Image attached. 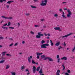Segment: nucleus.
<instances>
[{
    "instance_id": "423d86ee",
    "label": "nucleus",
    "mask_w": 75,
    "mask_h": 75,
    "mask_svg": "<svg viewBox=\"0 0 75 75\" xmlns=\"http://www.w3.org/2000/svg\"><path fill=\"white\" fill-rule=\"evenodd\" d=\"M32 69L33 71V73L34 74L35 73V72L36 71V67H35V66H33Z\"/></svg>"
},
{
    "instance_id": "7c9ffc66",
    "label": "nucleus",
    "mask_w": 75,
    "mask_h": 75,
    "mask_svg": "<svg viewBox=\"0 0 75 75\" xmlns=\"http://www.w3.org/2000/svg\"><path fill=\"white\" fill-rule=\"evenodd\" d=\"M25 15L27 16H28L30 15V13H27L25 14Z\"/></svg>"
},
{
    "instance_id": "f704fd0d",
    "label": "nucleus",
    "mask_w": 75,
    "mask_h": 75,
    "mask_svg": "<svg viewBox=\"0 0 75 75\" xmlns=\"http://www.w3.org/2000/svg\"><path fill=\"white\" fill-rule=\"evenodd\" d=\"M4 39V37L1 36L0 37V40H3Z\"/></svg>"
},
{
    "instance_id": "cd10ccee",
    "label": "nucleus",
    "mask_w": 75,
    "mask_h": 75,
    "mask_svg": "<svg viewBox=\"0 0 75 75\" xmlns=\"http://www.w3.org/2000/svg\"><path fill=\"white\" fill-rule=\"evenodd\" d=\"M58 16V15L57 14V13H55L54 15V16L55 17L57 18V17Z\"/></svg>"
},
{
    "instance_id": "5701e85b",
    "label": "nucleus",
    "mask_w": 75,
    "mask_h": 75,
    "mask_svg": "<svg viewBox=\"0 0 75 75\" xmlns=\"http://www.w3.org/2000/svg\"><path fill=\"white\" fill-rule=\"evenodd\" d=\"M62 67H63V68L62 69L63 71H64L65 69V66H64V64H62Z\"/></svg>"
},
{
    "instance_id": "e2e57ef3",
    "label": "nucleus",
    "mask_w": 75,
    "mask_h": 75,
    "mask_svg": "<svg viewBox=\"0 0 75 75\" xmlns=\"http://www.w3.org/2000/svg\"><path fill=\"white\" fill-rule=\"evenodd\" d=\"M22 44H24V43H25V41H22Z\"/></svg>"
},
{
    "instance_id": "20e7f679",
    "label": "nucleus",
    "mask_w": 75,
    "mask_h": 75,
    "mask_svg": "<svg viewBox=\"0 0 75 75\" xmlns=\"http://www.w3.org/2000/svg\"><path fill=\"white\" fill-rule=\"evenodd\" d=\"M46 59H48L50 61H53V59H52L50 57H46L44 59V60H46Z\"/></svg>"
},
{
    "instance_id": "a18cd8bd",
    "label": "nucleus",
    "mask_w": 75,
    "mask_h": 75,
    "mask_svg": "<svg viewBox=\"0 0 75 75\" xmlns=\"http://www.w3.org/2000/svg\"><path fill=\"white\" fill-rule=\"evenodd\" d=\"M66 45H67L65 43V42H64V46H66Z\"/></svg>"
},
{
    "instance_id": "393cba45",
    "label": "nucleus",
    "mask_w": 75,
    "mask_h": 75,
    "mask_svg": "<svg viewBox=\"0 0 75 75\" xmlns=\"http://www.w3.org/2000/svg\"><path fill=\"white\" fill-rule=\"evenodd\" d=\"M40 67H37L36 69L37 71H38L40 69Z\"/></svg>"
},
{
    "instance_id": "052dcab7",
    "label": "nucleus",
    "mask_w": 75,
    "mask_h": 75,
    "mask_svg": "<svg viewBox=\"0 0 75 75\" xmlns=\"http://www.w3.org/2000/svg\"><path fill=\"white\" fill-rule=\"evenodd\" d=\"M33 1H35V2H36L37 1H38V0H33Z\"/></svg>"
},
{
    "instance_id": "412c9836",
    "label": "nucleus",
    "mask_w": 75,
    "mask_h": 75,
    "mask_svg": "<svg viewBox=\"0 0 75 75\" xmlns=\"http://www.w3.org/2000/svg\"><path fill=\"white\" fill-rule=\"evenodd\" d=\"M12 2H13V1H8L7 2V4H10V3H12Z\"/></svg>"
},
{
    "instance_id": "7ed1b4c3",
    "label": "nucleus",
    "mask_w": 75,
    "mask_h": 75,
    "mask_svg": "<svg viewBox=\"0 0 75 75\" xmlns=\"http://www.w3.org/2000/svg\"><path fill=\"white\" fill-rule=\"evenodd\" d=\"M1 17H2V18H4L5 19H9V20H12V19H13V18L11 17H7L4 16H2Z\"/></svg>"
},
{
    "instance_id": "c9c22d12",
    "label": "nucleus",
    "mask_w": 75,
    "mask_h": 75,
    "mask_svg": "<svg viewBox=\"0 0 75 75\" xmlns=\"http://www.w3.org/2000/svg\"><path fill=\"white\" fill-rule=\"evenodd\" d=\"M59 55L58 54L57 55V59H59Z\"/></svg>"
},
{
    "instance_id": "a19ab883",
    "label": "nucleus",
    "mask_w": 75,
    "mask_h": 75,
    "mask_svg": "<svg viewBox=\"0 0 75 75\" xmlns=\"http://www.w3.org/2000/svg\"><path fill=\"white\" fill-rule=\"evenodd\" d=\"M70 15H69V14L67 15V17H70Z\"/></svg>"
},
{
    "instance_id": "f3484780",
    "label": "nucleus",
    "mask_w": 75,
    "mask_h": 75,
    "mask_svg": "<svg viewBox=\"0 0 75 75\" xmlns=\"http://www.w3.org/2000/svg\"><path fill=\"white\" fill-rule=\"evenodd\" d=\"M50 41L51 43V44H50L52 46H53L54 45V43L52 42V40H50Z\"/></svg>"
},
{
    "instance_id": "680f3d73",
    "label": "nucleus",
    "mask_w": 75,
    "mask_h": 75,
    "mask_svg": "<svg viewBox=\"0 0 75 75\" xmlns=\"http://www.w3.org/2000/svg\"><path fill=\"white\" fill-rule=\"evenodd\" d=\"M3 0H0V3H2Z\"/></svg>"
},
{
    "instance_id": "de8ad7c7",
    "label": "nucleus",
    "mask_w": 75,
    "mask_h": 75,
    "mask_svg": "<svg viewBox=\"0 0 75 75\" xmlns=\"http://www.w3.org/2000/svg\"><path fill=\"white\" fill-rule=\"evenodd\" d=\"M67 2H64L62 3V4H67Z\"/></svg>"
},
{
    "instance_id": "5fc2aeb1",
    "label": "nucleus",
    "mask_w": 75,
    "mask_h": 75,
    "mask_svg": "<svg viewBox=\"0 0 75 75\" xmlns=\"http://www.w3.org/2000/svg\"><path fill=\"white\" fill-rule=\"evenodd\" d=\"M40 21H44V19H41Z\"/></svg>"
},
{
    "instance_id": "58836bf2",
    "label": "nucleus",
    "mask_w": 75,
    "mask_h": 75,
    "mask_svg": "<svg viewBox=\"0 0 75 75\" xmlns=\"http://www.w3.org/2000/svg\"><path fill=\"white\" fill-rule=\"evenodd\" d=\"M30 33L32 35H33V34H34V33L33 32V31H30Z\"/></svg>"
},
{
    "instance_id": "72a5a7b5",
    "label": "nucleus",
    "mask_w": 75,
    "mask_h": 75,
    "mask_svg": "<svg viewBox=\"0 0 75 75\" xmlns=\"http://www.w3.org/2000/svg\"><path fill=\"white\" fill-rule=\"evenodd\" d=\"M45 47H46V46L48 47V46H49V44H45Z\"/></svg>"
},
{
    "instance_id": "4468645a",
    "label": "nucleus",
    "mask_w": 75,
    "mask_h": 75,
    "mask_svg": "<svg viewBox=\"0 0 75 75\" xmlns=\"http://www.w3.org/2000/svg\"><path fill=\"white\" fill-rule=\"evenodd\" d=\"M41 34V32H39L38 33V35H40V37H41V36H42V37H43V36H44V35H43V34Z\"/></svg>"
},
{
    "instance_id": "dca6fc26",
    "label": "nucleus",
    "mask_w": 75,
    "mask_h": 75,
    "mask_svg": "<svg viewBox=\"0 0 75 75\" xmlns=\"http://www.w3.org/2000/svg\"><path fill=\"white\" fill-rule=\"evenodd\" d=\"M39 72L40 74H42V69H40V71H39Z\"/></svg>"
},
{
    "instance_id": "37998d69",
    "label": "nucleus",
    "mask_w": 75,
    "mask_h": 75,
    "mask_svg": "<svg viewBox=\"0 0 75 75\" xmlns=\"http://www.w3.org/2000/svg\"><path fill=\"white\" fill-rule=\"evenodd\" d=\"M35 27H40V26L38 25H35Z\"/></svg>"
},
{
    "instance_id": "1a4fd4ad",
    "label": "nucleus",
    "mask_w": 75,
    "mask_h": 75,
    "mask_svg": "<svg viewBox=\"0 0 75 75\" xmlns=\"http://www.w3.org/2000/svg\"><path fill=\"white\" fill-rule=\"evenodd\" d=\"M41 48H47V47L45 46V44H44L41 45Z\"/></svg>"
},
{
    "instance_id": "c756f323",
    "label": "nucleus",
    "mask_w": 75,
    "mask_h": 75,
    "mask_svg": "<svg viewBox=\"0 0 75 75\" xmlns=\"http://www.w3.org/2000/svg\"><path fill=\"white\" fill-rule=\"evenodd\" d=\"M11 73L12 74V75H16V73H15V72H11Z\"/></svg>"
},
{
    "instance_id": "69168bd1",
    "label": "nucleus",
    "mask_w": 75,
    "mask_h": 75,
    "mask_svg": "<svg viewBox=\"0 0 75 75\" xmlns=\"http://www.w3.org/2000/svg\"><path fill=\"white\" fill-rule=\"evenodd\" d=\"M44 35H45V36H47V35L46 34V33H44Z\"/></svg>"
},
{
    "instance_id": "338daca9",
    "label": "nucleus",
    "mask_w": 75,
    "mask_h": 75,
    "mask_svg": "<svg viewBox=\"0 0 75 75\" xmlns=\"http://www.w3.org/2000/svg\"><path fill=\"white\" fill-rule=\"evenodd\" d=\"M5 28H6V30H7V29H8V28L7 27H5Z\"/></svg>"
},
{
    "instance_id": "864d4df0",
    "label": "nucleus",
    "mask_w": 75,
    "mask_h": 75,
    "mask_svg": "<svg viewBox=\"0 0 75 75\" xmlns=\"http://www.w3.org/2000/svg\"><path fill=\"white\" fill-rule=\"evenodd\" d=\"M5 28L6 27H5L2 26V28H3V29H5Z\"/></svg>"
},
{
    "instance_id": "39448f33",
    "label": "nucleus",
    "mask_w": 75,
    "mask_h": 75,
    "mask_svg": "<svg viewBox=\"0 0 75 75\" xmlns=\"http://www.w3.org/2000/svg\"><path fill=\"white\" fill-rule=\"evenodd\" d=\"M54 29L55 30H59V31H62V30L60 29V27H56L54 28Z\"/></svg>"
},
{
    "instance_id": "6e6d98bb",
    "label": "nucleus",
    "mask_w": 75,
    "mask_h": 75,
    "mask_svg": "<svg viewBox=\"0 0 75 75\" xmlns=\"http://www.w3.org/2000/svg\"><path fill=\"white\" fill-rule=\"evenodd\" d=\"M25 71V72H27V71H28V72H29V71H28V69H26Z\"/></svg>"
},
{
    "instance_id": "13d9d810",
    "label": "nucleus",
    "mask_w": 75,
    "mask_h": 75,
    "mask_svg": "<svg viewBox=\"0 0 75 75\" xmlns=\"http://www.w3.org/2000/svg\"><path fill=\"white\" fill-rule=\"evenodd\" d=\"M18 27H19V26L20 25V23H18Z\"/></svg>"
},
{
    "instance_id": "e433bc0d",
    "label": "nucleus",
    "mask_w": 75,
    "mask_h": 75,
    "mask_svg": "<svg viewBox=\"0 0 75 75\" xmlns=\"http://www.w3.org/2000/svg\"><path fill=\"white\" fill-rule=\"evenodd\" d=\"M42 44H44V43H45V41L44 40H42L41 41Z\"/></svg>"
},
{
    "instance_id": "09e8293b",
    "label": "nucleus",
    "mask_w": 75,
    "mask_h": 75,
    "mask_svg": "<svg viewBox=\"0 0 75 75\" xmlns=\"http://www.w3.org/2000/svg\"><path fill=\"white\" fill-rule=\"evenodd\" d=\"M7 25V23H6L3 25V26H6V25Z\"/></svg>"
},
{
    "instance_id": "8fccbe9b",
    "label": "nucleus",
    "mask_w": 75,
    "mask_h": 75,
    "mask_svg": "<svg viewBox=\"0 0 75 75\" xmlns=\"http://www.w3.org/2000/svg\"><path fill=\"white\" fill-rule=\"evenodd\" d=\"M13 45V43H11V45H9V47H11V46H12Z\"/></svg>"
},
{
    "instance_id": "4be33fe9",
    "label": "nucleus",
    "mask_w": 75,
    "mask_h": 75,
    "mask_svg": "<svg viewBox=\"0 0 75 75\" xmlns=\"http://www.w3.org/2000/svg\"><path fill=\"white\" fill-rule=\"evenodd\" d=\"M21 69L22 70L24 69H25V66L23 65V66H22L21 67Z\"/></svg>"
},
{
    "instance_id": "c03bdc74",
    "label": "nucleus",
    "mask_w": 75,
    "mask_h": 75,
    "mask_svg": "<svg viewBox=\"0 0 75 75\" xmlns=\"http://www.w3.org/2000/svg\"><path fill=\"white\" fill-rule=\"evenodd\" d=\"M59 11L60 12H61L62 11V9H60Z\"/></svg>"
},
{
    "instance_id": "a878e982",
    "label": "nucleus",
    "mask_w": 75,
    "mask_h": 75,
    "mask_svg": "<svg viewBox=\"0 0 75 75\" xmlns=\"http://www.w3.org/2000/svg\"><path fill=\"white\" fill-rule=\"evenodd\" d=\"M41 57L42 58H44L45 57V56L44 55H42L41 56Z\"/></svg>"
},
{
    "instance_id": "9d476101",
    "label": "nucleus",
    "mask_w": 75,
    "mask_h": 75,
    "mask_svg": "<svg viewBox=\"0 0 75 75\" xmlns=\"http://www.w3.org/2000/svg\"><path fill=\"white\" fill-rule=\"evenodd\" d=\"M62 16L63 18H67V17L65 16L64 15V11H62Z\"/></svg>"
},
{
    "instance_id": "79ce46f5",
    "label": "nucleus",
    "mask_w": 75,
    "mask_h": 75,
    "mask_svg": "<svg viewBox=\"0 0 75 75\" xmlns=\"http://www.w3.org/2000/svg\"><path fill=\"white\" fill-rule=\"evenodd\" d=\"M68 73H71V71H70V70H67Z\"/></svg>"
},
{
    "instance_id": "aec40b11",
    "label": "nucleus",
    "mask_w": 75,
    "mask_h": 75,
    "mask_svg": "<svg viewBox=\"0 0 75 75\" xmlns=\"http://www.w3.org/2000/svg\"><path fill=\"white\" fill-rule=\"evenodd\" d=\"M30 7H31V8H36L37 7L35 6H33V5H30Z\"/></svg>"
},
{
    "instance_id": "3c124183",
    "label": "nucleus",
    "mask_w": 75,
    "mask_h": 75,
    "mask_svg": "<svg viewBox=\"0 0 75 75\" xmlns=\"http://www.w3.org/2000/svg\"><path fill=\"white\" fill-rule=\"evenodd\" d=\"M17 45H18V44L17 43H16L14 45V46H17Z\"/></svg>"
},
{
    "instance_id": "473e14b6",
    "label": "nucleus",
    "mask_w": 75,
    "mask_h": 75,
    "mask_svg": "<svg viewBox=\"0 0 75 75\" xmlns=\"http://www.w3.org/2000/svg\"><path fill=\"white\" fill-rule=\"evenodd\" d=\"M9 28H10V29H14V27H9Z\"/></svg>"
},
{
    "instance_id": "2f4dec72",
    "label": "nucleus",
    "mask_w": 75,
    "mask_h": 75,
    "mask_svg": "<svg viewBox=\"0 0 75 75\" xmlns=\"http://www.w3.org/2000/svg\"><path fill=\"white\" fill-rule=\"evenodd\" d=\"M10 24H11V23L10 22H8V24L7 26L9 27L10 25Z\"/></svg>"
},
{
    "instance_id": "6e6552de",
    "label": "nucleus",
    "mask_w": 75,
    "mask_h": 75,
    "mask_svg": "<svg viewBox=\"0 0 75 75\" xmlns=\"http://www.w3.org/2000/svg\"><path fill=\"white\" fill-rule=\"evenodd\" d=\"M62 60H67V57H63L61 58Z\"/></svg>"
},
{
    "instance_id": "9b49d317",
    "label": "nucleus",
    "mask_w": 75,
    "mask_h": 75,
    "mask_svg": "<svg viewBox=\"0 0 75 75\" xmlns=\"http://www.w3.org/2000/svg\"><path fill=\"white\" fill-rule=\"evenodd\" d=\"M59 73H60V70H58L56 73V75H60Z\"/></svg>"
},
{
    "instance_id": "a211bd4d",
    "label": "nucleus",
    "mask_w": 75,
    "mask_h": 75,
    "mask_svg": "<svg viewBox=\"0 0 75 75\" xmlns=\"http://www.w3.org/2000/svg\"><path fill=\"white\" fill-rule=\"evenodd\" d=\"M6 53H7V52H2V56H4V55H5V54H6Z\"/></svg>"
},
{
    "instance_id": "0eeeda50",
    "label": "nucleus",
    "mask_w": 75,
    "mask_h": 75,
    "mask_svg": "<svg viewBox=\"0 0 75 75\" xmlns=\"http://www.w3.org/2000/svg\"><path fill=\"white\" fill-rule=\"evenodd\" d=\"M32 57H33L32 56H31L30 57H30H28V62L29 63H30V62H31V59L32 58Z\"/></svg>"
},
{
    "instance_id": "4c0bfd02",
    "label": "nucleus",
    "mask_w": 75,
    "mask_h": 75,
    "mask_svg": "<svg viewBox=\"0 0 75 75\" xmlns=\"http://www.w3.org/2000/svg\"><path fill=\"white\" fill-rule=\"evenodd\" d=\"M57 59V62H58V63H59L60 61V59L59 58Z\"/></svg>"
},
{
    "instance_id": "f8f14e48",
    "label": "nucleus",
    "mask_w": 75,
    "mask_h": 75,
    "mask_svg": "<svg viewBox=\"0 0 75 75\" xmlns=\"http://www.w3.org/2000/svg\"><path fill=\"white\" fill-rule=\"evenodd\" d=\"M67 12L68 13V14H69L70 15H72V12H71V11H70V10L69 9H68L67 10Z\"/></svg>"
},
{
    "instance_id": "2eb2a0df",
    "label": "nucleus",
    "mask_w": 75,
    "mask_h": 75,
    "mask_svg": "<svg viewBox=\"0 0 75 75\" xmlns=\"http://www.w3.org/2000/svg\"><path fill=\"white\" fill-rule=\"evenodd\" d=\"M37 56H39L40 55H42V53H39L38 52H37L36 53Z\"/></svg>"
},
{
    "instance_id": "ea45409f",
    "label": "nucleus",
    "mask_w": 75,
    "mask_h": 75,
    "mask_svg": "<svg viewBox=\"0 0 75 75\" xmlns=\"http://www.w3.org/2000/svg\"><path fill=\"white\" fill-rule=\"evenodd\" d=\"M6 55H7V56H10V57L11 56V55L10 54H7Z\"/></svg>"
},
{
    "instance_id": "b1692460",
    "label": "nucleus",
    "mask_w": 75,
    "mask_h": 75,
    "mask_svg": "<svg viewBox=\"0 0 75 75\" xmlns=\"http://www.w3.org/2000/svg\"><path fill=\"white\" fill-rule=\"evenodd\" d=\"M36 38H41V36H40L39 35H37L36 36Z\"/></svg>"
},
{
    "instance_id": "6ab92c4d",
    "label": "nucleus",
    "mask_w": 75,
    "mask_h": 75,
    "mask_svg": "<svg viewBox=\"0 0 75 75\" xmlns=\"http://www.w3.org/2000/svg\"><path fill=\"white\" fill-rule=\"evenodd\" d=\"M10 67V66L9 65H6V69H8L9 68V67Z\"/></svg>"
},
{
    "instance_id": "603ef678",
    "label": "nucleus",
    "mask_w": 75,
    "mask_h": 75,
    "mask_svg": "<svg viewBox=\"0 0 75 75\" xmlns=\"http://www.w3.org/2000/svg\"><path fill=\"white\" fill-rule=\"evenodd\" d=\"M6 7H7V8H9V5H6Z\"/></svg>"
},
{
    "instance_id": "ddd939ff",
    "label": "nucleus",
    "mask_w": 75,
    "mask_h": 75,
    "mask_svg": "<svg viewBox=\"0 0 75 75\" xmlns=\"http://www.w3.org/2000/svg\"><path fill=\"white\" fill-rule=\"evenodd\" d=\"M59 44H60V42H57L55 44V46H59Z\"/></svg>"
},
{
    "instance_id": "49530a36",
    "label": "nucleus",
    "mask_w": 75,
    "mask_h": 75,
    "mask_svg": "<svg viewBox=\"0 0 75 75\" xmlns=\"http://www.w3.org/2000/svg\"><path fill=\"white\" fill-rule=\"evenodd\" d=\"M65 75H69V74H68V73H66L65 74Z\"/></svg>"
},
{
    "instance_id": "f257e3e1",
    "label": "nucleus",
    "mask_w": 75,
    "mask_h": 75,
    "mask_svg": "<svg viewBox=\"0 0 75 75\" xmlns=\"http://www.w3.org/2000/svg\"><path fill=\"white\" fill-rule=\"evenodd\" d=\"M41 3L40 4V5L41 6H45L47 5V0H44V1L42 0L41 1Z\"/></svg>"
},
{
    "instance_id": "774afa93",
    "label": "nucleus",
    "mask_w": 75,
    "mask_h": 75,
    "mask_svg": "<svg viewBox=\"0 0 75 75\" xmlns=\"http://www.w3.org/2000/svg\"><path fill=\"white\" fill-rule=\"evenodd\" d=\"M47 35H48L49 37V36H50V34H48Z\"/></svg>"
},
{
    "instance_id": "bb28decb",
    "label": "nucleus",
    "mask_w": 75,
    "mask_h": 75,
    "mask_svg": "<svg viewBox=\"0 0 75 75\" xmlns=\"http://www.w3.org/2000/svg\"><path fill=\"white\" fill-rule=\"evenodd\" d=\"M5 61V60H1L0 61V64H2L4 63Z\"/></svg>"
},
{
    "instance_id": "bf43d9fd",
    "label": "nucleus",
    "mask_w": 75,
    "mask_h": 75,
    "mask_svg": "<svg viewBox=\"0 0 75 75\" xmlns=\"http://www.w3.org/2000/svg\"><path fill=\"white\" fill-rule=\"evenodd\" d=\"M37 58L38 59H39V58H40V56H37Z\"/></svg>"
},
{
    "instance_id": "4d7b16f0",
    "label": "nucleus",
    "mask_w": 75,
    "mask_h": 75,
    "mask_svg": "<svg viewBox=\"0 0 75 75\" xmlns=\"http://www.w3.org/2000/svg\"><path fill=\"white\" fill-rule=\"evenodd\" d=\"M9 40H13V39L12 38H9Z\"/></svg>"
},
{
    "instance_id": "0e129e2a",
    "label": "nucleus",
    "mask_w": 75,
    "mask_h": 75,
    "mask_svg": "<svg viewBox=\"0 0 75 75\" xmlns=\"http://www.w3.org/2000/svg\"><path fill=\"white\" fill-rule=\"evenodd\" d=\"M46 38H47V39H49L50 37H47Z\"/></svg>"
},
{
    "instance_id": "f03ea898",
    "label": "nucleus",
    "mask_w": 75,
    "mask_h": 75,
    "mask_svg": "<svg viewBox=\"0 0 75 75\" xmlns=\"http://www.w3.org/2000/svg\"><path fill=\"white\" fill-rule=\"evenodd\" d=\"M72 34V33H70L67 35H66L65 36H61V37H62V39H63L64 38H65V37H68L69 36H70V35H71Z\"/></svg>"
},
{
    "instance_id": "c85d7f7f",
    "label": "nucleus",
    "mask_w": 75,
    "mask_h": 75,
    "mask_svg": "<svg viewBox=\"0 0 75 75\" xmlns=\"http://www.w3.org/2000/svg\"><path fill=\"white\" fill-rule=\"evenodd\" d=\"M32 63L33 64H35V62L34 61V60H32Z\"/></svg>"
}]
</instances>
